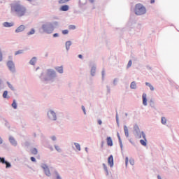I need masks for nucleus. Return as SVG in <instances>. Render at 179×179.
I'll use <instances>...</instances> for the list:
<instances>
[{"label": "nucleus", "mask_w": 179, "mask_h": 179, "mask_svg": "<svg viewBox=\"0 0 179 179\" xmlns=\"http://www.w3.org/2000/svg\"><path fill=\"white\" fill-rule=\"evenodd\" d=\"M42 169H43L45 173L48 177H50L51 176V172L50 171V169H48V166L46 164L42 165Z\"/></svg>", "instance_id": "nucleus-6"}, {"label": "nucleus", "mask_w": 179, "mask_h": 179, "mask_svg": "<svg viewBox=\"0 0 179 179\" xmlns=\"http://www.w3.org/2000/svg\"><path fill=\"white\" fill-rule=\"evenodd\" d=\"M12 107H13V108H15V109L17 108V105L16 104V101H15V100L13 101V103H12Z\"/></svg>", "instance_id": "nucleus-34"}, {"label": "nucleus", "mask_w": 179, "mask_h": 179, "mask_svg": "<svg viewBox=\"0 0 179 179\" xmlns=\"http://www.w3.org/2000/svg\"><path fill=\"white\" fill-rule=\"evenodd\" d=\"M102 75H104V71L102 72Z\"/></svg>", "instance_id": "nucleus-61"}, {"label": "nucleus", "mask_w": 179, "mask_h": 179, "mask_svg": "<svg viewBox=\"0 0 179 179\" xmlns=\"http://www.w3.org/2000/svg\"><path fill=\"white\" fill-rule=\"evenodd\" d=\"M143 140H140V143L142 146H148V139H146V134L143 133V136H141Z\"/></svg>", "instance_id": "nucleus-4"}, {"label": "nucleus", "mask_w": 179, "mask_h": 179, "mask_svg": "<svg viewBox=\"0 0 179 179\" xmlns=\"http://www.w3.org/2000/svg\"><path fill=\"white\" fill-rule=\"evenodd\" d=\"M103 166L104 169L106 171L107 174H108V171H107V167H106V164H103Z\"/></svg>", "instance_id": "nucleus-44"}, {"label": "nucleus", "mask_w": 179, "mask_h": 179, "mask_svg": "<svg viewBox=\"0 0 179 179\" xmlns=\"http://www.w3.org/2000/svg\"><path fill=\"white\" fill-rule=\"evenodd\" d=\"M131 66H132V60L129 61L127 64V69H129V68H131Z\"/></svg>", "instance_id": "nucleus-28"}, {"label": "nucleus", "mask_w": 179, "mask_h": 179, "mask_svg": "<svg viewBox=\"0 0 179 179\" xmlns=\"http://www.w3.org/2000/svg\"><path fill=\"white\" fill-rule=\"evenodd\" d=\"M7 96H8V91H4L3 94V99H6Z\"/></svg>", "instance_id": "nucleus-37"}, {"label": "nucleus", "mask_w": 179, "mask_h": 179, "mask_svg": "<svg viewBox=\"0 0 179 179\" xmlns=\"http://www.w3.org/2000/svg\"><path fill=\"white\" fill-rule=\"evenodd\" d=\"M66 2H69V0H59V3H66Z\"/></svg>", "instance_id": "nucleus-35"}, {"label": "nucleus", "mask_w": 179, "mask_h": 179, "mask_svg": "<svg viewBox=\"0 0 179 179\" xmlns=\"http://www.w3.org/2000/svg\"><path fill=\"white\" fill-rule=\"evenodd\" d=\"M19 54H23V50H20L15 52V55H19Z\"/></svg>", "instance_id": "nucleus-38"}, {"label": "nucleus", "mask_w": 179, "mask_h": 179, "mask_svg": "<svg viewBox=\"0 0 179 179\" xmlns=\"http://www.w3.org/2000/svg\"><path fill=\"white\" fill-rule=\"evenodd\" d=\"M145 86H148L151 92H155V87H153V85H152L150 83L146 82Z\"/></svg>", "instance_id": "nucleus-13"}, {"label": "nucleus", "mask_w": 179, "mask_h": 179, "mask_svg": "<svg viewBox=\"0 0 179 179\" xmlns=\"http://www.w3.org/2000/svg\"><path fill=\"white\" fill-rule=\"evenodd\" d=\"M129 164H131V166H134L135 165V160L134 159V158H130Z\"/></svg>", "instance_id": "nucleus-27"}, {"label": "nucleus", "mask_w": 179, "mask_h": 179, "mask_svg": "<svg viewBox=\"0 0 179 179\" xmlns=\"http://www.w3.org/2000/svg\"><path fill=\"white\" fill-rule=\"evenodd\" d=\"M27 1H29V2H31L32 0H27Z\"/></svg>", "instance_id": "nucleus-60"}, {"label": "nucleus", "mask_w": 179, "mask_h": 179, "mask_svg": "<svg viewBox=\"0 0 179 179\" xmlns=\"http://www.w3.org/2000/svg\"><path fill=\"white\" fill-rule=\"evenodd\" d=\"M55 149L57 150V152H61V148L58 145H55Z\"/></svg>", "instance_id": "nucleus-41"}, {"label": "nucleus", "mask_w": 179, "mask_h": 179, "mask_svg": "<svg viewBox=\"0 0 179 179\" xmlns=\"http://www.w3.org/2000/svg\"><path fill=\"white\" fill-rule=\"evenodd\" d=\"M161 122L162 125H166L167 124V119L165 117H162Z\"/></svg>", "instance_id": "nucleus-21"}, {"label": "nucleus", "mask_w": 179, "mask_h": 179, "mask_svg": "<svg viewBox=\"0 0 179 179\" xmlns=\"http://www.w3.org/2000/svg\"><path fill=\"white\" fill-rule=\"evenodd\" d=\"M133 134L137 139H141L142 136H143L144 131H141V129H139V126L137 124L134 125V131Z\"/></svg>", "instance_id": "nucleus-3"}, {"label": "nucleus", "mask_w": 179, "mask_h": 179, "mask_svg": "<svg viewBox=\"0 0 179 179\" xmlns=\"http://www.w3.org/2000/svg\"><path fill=\"white\" fill-rule=\"evenodd\" d=\"M31 153L32 155H37V153H38V151L36 149V148H33L31 150Z\"/></svg>", "instance_id": "nucleus-26"}, {"label": "nucleus", "mask_w": 179, "mask_h": 179, "mask_svg": "<svg viewBox=\"0 0 179 179\" xmlns=\"http://www.w3.org/2000/svg\"><path fill=\"white\" fill-rule=\"evenodd\" d=\"M130 89L133 90H136L138 89V86L136 85V82L132 81L130 84Z\"/></svg>", "instance_id": "nucleus-11"}, {"label": "nucleus", "mask_w": 179, "mask_h": 179, "mask_svg": "<svg viewBox=\"0 0 179 179\" xmlns=\"http://www.w3.org/2000/svg\"><path fill=\"white\" fill-rule=\"evenodd\" d=\"M82 110H83L84 114H86V109H85V106H82Z\"/></svg>", "instance_id": "nucleus-45"}, {"label": "nucleus", "mask_w": 179, "mask_h": 179, "mask_svg": "<svg viewBox=\"0 0 179 179\" xmlns=\"http://www.w3.org/2000/svg\"><path fill=\"white\" fill-rule=\"evenodd\" d=\"M135 13L138 16L145 15V13H146V8H145V6L141 3H138L136 5Z\"/></svg>", "instance_id": "nucleus-2"}, {"label": "nucleus", "mask_w": 179, "mask_h": 179, "mask_svg": "<svg viewBox=\"0 0 179 179\" xmlns=\"http://www.w3.org/2000/svg\"><path fill=\"white\" fill-rule=\"evenodd\" d=\"M3 26L4 27H12V26H13V23L4 22Z\"/></svg>", "instance_id": "nucleus-23"}, {"label": "nucleus", "mask_w": 179, "mask_h": 179, "mask_svg": "<svg viewBox=\"0 0 179 179\" xmlns=\"http://www.w3.org/2000/svg\"><path fill=\"white\" fill-rule=\"evenodd\" d=\"M68 33H69V31H68V29H65L62 31V34H68Z\"/></svg>", "instance_id": "nucleus-40"}, {"label": "nucleus", "mask_w": 179, "mask_h": 179, "mask_svg": "<svg viewBox=\"0 0 179 179\" xmlns=\"http://www.w3.org/2000/svg\"><path fill=\"white\" fill-rule=\"evenodd\" d=\"M0 83H1V80H0Z\"/></svg>", "instance_id": "nucleus-62"}, {"label": "nucleus", "mask_w": 179, "mask_h": 179, "mask_svg": "<svg viewBox=\"0 0 179 179\" xmlns=\"http://www.w3.org/2000/svg\"><path fill=\"white\" fill-rule=\"evenodd\" d=\"M48 115L49 118L50 120H52L53 121H55L57 120V115L52 110H50L48 113Z\"/></svg>", "instance_id": "nucleus-5"}, {"label": "nucleus", "mask_w": 179, "mask_h": 179, "mask_svg": "<svg viewBox=\"0 0 179 179\" xmlns=\"http://www.w3.org/2000/svg\"><path fill=\"white\" fill-rule=\"evenodd\" d=\"M106 142L108 146H113V140L111 139V137H108L106 138Z\"/></svg>", "instance_id": "nucleus-16"}, {"label": "nucleus", "mask_w": 179, "mask_h": 179, "mask_svg": "<svg viewBox=\"0 0 179 179\" xmlns=\"http://www.w3.org/2000/svg\"><path fill=\"white\" fill-rule=\"evenodd\" d=\"M69 30H75L76 29V27L75 25H70L69 26Z\"/></svg>", "instance_id": "nucleus-36"}, {"label": "nucleus", "mask_w": 179, "mask_h": 179, "mask_svg": "<svg viewBox=\"0 0 179 179\" xmlns=\"http://www.w3.org/2000/svg\"><path fill=\"white\" fill-rule=\"evenodd\" d=\"M48 75H55V71L52 70H48Z\"/></svg>", "instance_id": "nucleus-29"}, {"label": "nucleus", "mask_w": 179, "mask_h": 179, "mask_svg": "<svg viewBox=\"0 0 179 179\" xmlns=\"http://www.w3.org/2000/svg\"><path fill=\"white\" fill-rule=\"evenodd\" d=\"M2 61V52H0V62Z\"/></svg>", "instance_id": "nucleus-47"}, {"label": "nucleus", "mask_w": 179, "mask_h": 179, "mask_svg": "<svg viewBox=\"0 0 179 179\" xmlns=\"http://www.w3.org/2000/svg\"><path fill=\"white\" fill-rule=\"evenodd\" d=\"M125 116H126V117H128V114H127V113H125Z\"/></svg>", "instance_id": "nucleus-59"}, {"label": "nucleus", "mask_w": 179, "mask_h": 179, "mask_svg": "<svg viewBox=\"0 0 179 179\" xmlns=\"http://www.w3.org/2000/svg\"><path fill=\"white\" fill-rule=\"evenodd\" d=\"M7 66L8 67L10 71H11L12 72H13L15 71V64H13V62L8 61L7 62Z\"/></svg>", "instance_id": "nucleus-8"}, {"label": "nucleus", "mask_w": 179, "mask_h": 179, "mask_svg": "<svg viewBox=\"0 0 179 179\" xmlns=\"http://www.w3.org/2000/svg\"><path fill=\"white\" fill-rule=\"evenodd\" d=\"M76 149H78L79 151H80V144L78 143H74Z\"/></svg>", "instance_id": "nucleus-30"}, {"label": "nucleus", "mask_w": 179, "mask_h": 179, "mask_svg": "<svg viewBox=\"0 0 179 179\" xmlns=\"http://www.w3.org/2000/svg\"><path fill=\"white\" fill-rule=\"evenodd\" d=\"M6 164V169H8V167H10V164L9 163V162H6V164Z\"/></svg>", "instance_id": "nucleus-43"}, {"label": "nucleus", "mask_w": 179, "mask_h": 179, "mask_svg": "<svg viewBox=\"0 0 179 179\" xmlns=\"http://www.w3.org/2000/svg\"><path fill=\"white\" fill-rule=\"evenodd\" d=\"M31 162H36V158H34V157H31Z\"/></svg>", "instance_id": "nucleus-48"}, {"label": "nucleus", "mask_w": 179, "mask_h": 179, "mask_svg": "<svg viewBox=\"0 0 179 179\" xmlns=\"http://www.w3.org/2000/svg\"><path fill=\"white\" fill-rule=\"evenodd\" d=\"M93 71H96V69H92V72H93Z\"/></svg>", "instance_id": "nucleus-58"}, {"label": "nucleus", "mask_w": 179, "mask_h": 179, "mask_svg": "<svg viewBox=\"0 0 179 179\" xmlns=\"http://www.w3.org/2000/svg\"><path fill=\"white\" fill-rule=\"evenodd\" d=\"M2 138H1V137H0V145H2Z\"/></svg>", "instance_id": "nucleus-53"}, {"label": "nucleus", "mask_w": 179, "mask_h": 179, "mask_svg": "<svg viewBox=\"0 0 179 179\" xmlns=\"http://www.w3.org/2000/svg\"><path fill=\"white\" fill-rule=\"evenodd\" d=\"M55 69L59 73H64V68L62 66L56 67Z\"/></svg>", "instance_id": "nucleus-18"}, {"label": "nucleus", "mask_w": 179, "mask_h": 179, "mask_svg": "<svg viewBox=\"0 0 179 179\" xmlns=\"http://www.w3.org/2000/svg\"><path fill=\"white\" fill-rule=\"evenodd\" d=\"M35 31L34 29H31V31L27 33L28 36H31V34H34Z\"/></svg>", "instance_id": "nucleus-32"}, {"label": "nucleus", "mask_w": 179, "mask_h": 179, "mask_svg": "<svg viewBox=\"0 0 179 179\" xmlns=\"http://www.w3.org/2000/svg\"><path fill=\"white\" fill-rule=\"evenodd\" d=\"M98 124H99V125H101V124H102L101 120H98Z\"/></svg>", "instance_id": "nucleus-49"}, {"label": "nucleus", "mask_w": 179, "mask_h": 179, "mask_svg": "<svg viewBox=\"0 0 179 179\" xmlns=\"http://www.w3.org/2000/svg\"><path fill=\"white\" fill-rule=\"evenodd\" d=\"M90 1L91 2V3H93V2H94V0H90Z\"/></svg>", "instance_id": "nucleus-56"}, {"label": "nucleus", "mask_w": 179, "mask_h": 179, "mask_svg": "<svg viewBox=\"0 0 179 179\" xmlns=\"http://www.w3.org/2000/svg\"><path fill=\"white\" fill-rule=\"evenodd\" d=\"M72 45V43L71 41L66 42V48L67 51L69 50V48Z\"/></svg>", "instance_id": "nucleus-24"}, {"label": "nucleus", "mask_w": 179, "mask_h": 179, "mask_svg": "<svg viewBox=\"0 0 179 179\" xmlns=\"http://www.w3.org/2000/svg\"><path fill=\"white\" fill-rule=\"evenodd\" d=\"M26 29V26L20 25L15 29V33H22V31H24Z\"/></svg>", "instance_id": "nucleus-9"}, {"label": "nucleus", "mask_w": 179, "mask_h": 179, "mask_svg": "<svg viewBox=\"0 0 179 179\" xmlns=\"http://www.w3.org/2000/svg\"><path fill=\"white\" fill-rule=\"evenodd\" d=\"M123 129L126 138H129V131L128 130V127L127 125H124Z\"/></svg>", "instance_id": "nucleus-10"}, {"label": "nucleus", "mask_w": 179, "mask_h": 179, "mask_svg": "<svg viewBox=\"0 0 179 179\" xmlns=\"http://www.w3.org/2000/svg\"><path fill=\"white\" fill-rule=\"evenodd\" d=\"M57 179H61V177H59V175H58V172H56Z\"/></svg>", "instance_id": "nucleus-46"}, {"label": "nucleus", "mask_w": 179, "mask_h": 179, "mask_svg": "<svg viewBox=\"0 0 179 179\" xmlns=\"http://www.w3.org/2000/svg\"><path fill=\"white\" fill-rule=\"evenodd\" d=\"M142 100L143 106H145V107H146V106H148V95L146 94V93H143L142 94Z\"/></svg>", "instance_id": "nucleus-7"}, {"label": "nucleus", "mask_w": 179, "mask_h": 179, "mask_svg": "<svg viewBox=\"0 0 179 179\" xmlns=\"http://www.w3.org/2000/svg\"><path fill=\"white\" fill-rule=\"evenodd\" d=\"M60 10H62L63 12H66V10H69V6L68 5L62 6L60 8Z\"/></svg>", "instance_id": "nucleus-15"}, {"label": "nucleus", "mask_w": 179, "mask_h": 179, "mask_svg": "<svg viewBox=\"0 0 179 179\" xmlns=\"http://www.w3.org/2000/svg\"><path fill=\"white\" fill-rule=\"evenodd\" d=\"M150 3H155V0H151Z\"/></svg>", "instance_id": "nucleus-55"}, {"label": "nucleus", "mask_w": 179, "mask_h": 179, "mask_svg": "<svg viewBox=\"0 0 179 179\" xmlns=\"http://www.w3.org/2000/svg\"><path fill=\"white\" fill-rule=\"evenodd\" d=\"M52 141H55L57 139V138L55 136H52Z\"/></svg>", "instance_id": "nucleus-50"}, {"label": "nucleus", "mask_w": 179, "mask_h": 179, "mask_svg": "<svg viewBox=\"0 0 179 179\" xmlns=\"http://www.w3.org/2000/svg\"><path fill=\"white\" fill-rule=\"evenodd\" d=\"M0 162L1 163H3V164H5L6 163V161H5V159L1 157H0Z\"/></svg>", "instance_id": "nucleus-39"}, {"label": "nucleus", "mask_w": 179, "mask_h": 179, "mask_svg": "<svg viewBox=\"0 0 179 179\" xmlns=\"http://www.w3.org/2000/svg\"><path fill=\"white\" fill-rule=\"evenodd\" d=\"M115 120L117 127H120V117L118 116V112L116 110Z\"/></svg>", "instance_id": "nucleus-20"}, {"label": "nucleus", "mask_w": 179, "mask_h": 179, "mask_svg": "<svg viewBox=\"0 0 179 179\" xmlns=\"http://www.w3.org/2000/svg\"><path fill=\"white\" fill-rule=\"evenodd\" d=\"M9 141H10L11 145H13V146H16V145H17L16 140H15V138L13 137H10Z\"/></svg>", "instance_id": "nucleus-12"}, {"label": "nucleus", "mask_w": 179, "mask_h": 179, "mask_svg": "<svg viewBox=\"0 0 179 179\" xmlns=\"http://www.w3.org/2000/svg\"><path fill=\"white\" fill-rule=\"evenodd\" d=\"M150 106L151 108H156V105L155 103V99H151L150 100Z\"/></svg>", "instance_id": "nucleus-14"}, {"label": "nucleus", "mask_w": 179, "mask_h": 179, "mask_svg": "<svg viewBox=\"0 0 179 179\" xmlns=\"http://www.w3.org/2000/svg\"><path fill=\"white\" fill-rule=\"evenodd\" d=\"M157 178H158V179H162V176H160V175H158V176H157Z\"/></svg>", "instance_id": "nucleus-54"}, {"label": "nucleus", "mask_w": 179, "mask_h": 179, "mask_svg": "<svg viewBox=\"0 0 179 179\" xmlns=\"http://www.w3.org/2000/svg\"><path fill=\"white\" fill-rule=\"evenodd\" d=\"M129 162V159L128 158V157H126L125 158V166L128 167V163Z\"/></svg>", "instance_id": "nucleus-31"}, {"label": "nucleus", "mask_w": 179, "mask_h": 179, "mask_svg": "<svg viewBox=\"0 0 179 179\" xmlns=\"http://www.w3.org/2000/svg\"><path fill=\"white\" fill-rule=\"evenodd\" d=\"M78 58H80V59H82V58H83V56H82V55H78Z\"/></svg>", "instance_id": "nucleus-51"}, {"label": "nucleus", "mask_w": 179, "mask_h": 179, "mask_svg": "<svg viewBox=\"0 0 179 179\" xmlns=\"http://www.w3.org/2000/svg\"><path fill=\"white\" fill-rule=\"evenodd\" d=\"M117 138L119 139V143H120V146L121 148V150H122V148H123L122 140H121V136H120V133H117Z\"/></svg>", "instance_id": "nucleus-17"}, {"label": "nucleus", "mask_w": 179, "mask_h": 179, "mask_svg": "<svg viewBox=\"0 0 179 179\" xmlns=\"http://www.w3.org/2000/svg\"><path fill=\"white\" fill-rule=\"evenodd\" d=\"M108 163L110 167H113V155H110L108 159Z\"/></svg>", "instance_id": "nucleus-19"}, {"label": "nucleus", "mask_w": 179, "mask_h": 179, "mask_svg": "<svg viewBox=\"0 0 179 179\" xmlns=\"http://www.w3.org/2000/svg\"><path fill=\"white\" fill-rule=\"evenodd\" d=\"M147 68H148V69H152V67H150V66H147Z\"/></svg>", "instance_id": "nucleus-57"}, {"label": "nucleus", "mask_w": 179, "mask_h": 179, "mask_svg": "<svg viewBox=\"0 0 179 179\" xmlns=\"http://www.w3.org/2000/svg\"><path fill=\"white\" fill-rule=\"evenodd\" d=\"M8 85V87H10V89H11V90H14L13 87L12 86V85H10V83H9V82L7 83Z\"/></svg>", "instance_id": "nucleus-42"}, {"label": "nucleus", "mask_w": 179, "mask_h": 179, "mask_svg": "<svg viewBox=\"0 0 179 179\" xmlns=\"http://www.w3.org/2000/svg\"><path fill=\"white\" fill-rule=\"evenodd\" d=\"M42 28H43V30H44L46 33H49L48 32V25H47V24H43V26H42Z\"/></svg>", "instance_id": "nucleus-25"}, {"label": "nucleus", "mask_w": 179, "mask_h": 179, "mask_svg": "<svg viewBox=\"0 0 179 179\" xmlns=\"http://www.w3.org/2000/svg\"><path fill=\"white\" fill-rule=\"evenodd\" d=\"M36 62H37V58L33 57V58L30 60L29 64H30L31 65H35V64H36Z\"/></svg>", "instance_id": "nucleus-22"}, {"label": "nucleus", "mask_w": 179, "mask_h": 179, "mask_svg": "<svg viewBox=\"0 0 179 179\" xmlns=\"http://www.w3.org/2000/svg\"><path fill=\"white\" fill-rule=\"evenodd\" d=\"M118 78H115L113 80V85L114 86H117V85L118 84Z\"/></svg>", "instance_id": "nucleus-33"}, {"label": "nucleus", "mask_w": 179, "mask_h": 179, "mask_svg": "<svg viewBox=\"0 0 179 179\" xmlns=\"http://www.w3.org/2000/svg\"><path fill=\"white\" fill-rule=\"evenodd\" d=\"M11 12H15L19 17L24 16L26 15V7L19 4L15 3L11 6Z\"/></svg>", "instance_id": "nucleus-1"}, {"label": "nucleus", "mask_w": 179, "mask_h": 179, "mask_svg": "<svg viewBox=\"0 0 179 179\" xmlns=\"http://www.w3.org/2000/svg\"><path fill=\"white\" fill-rule=\"evenodd\" d=\"M53 37H58V34H54Z\"/></svg>", "instance_id": "nucleus-52"}]
</instances>
